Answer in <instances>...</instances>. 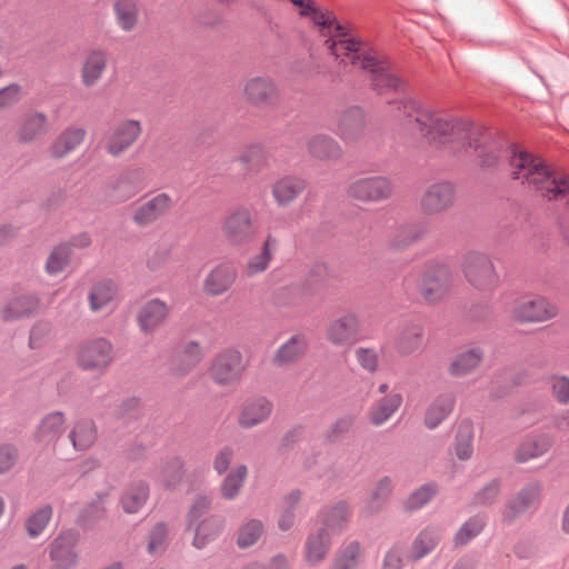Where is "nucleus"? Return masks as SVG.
Returning a JSON list of instances; mask_svg holds the SVG:
<instances>
[{"instance_id":"obj_62","label":"nucleus","mask_w":569,"mask_h":569,"mask_svg":"<svg viewBox=\"0 0 569 569\" xmlns=\"http://www.w3.org/2000/svg\"><path fill=\"white\" fill-rule=\"evenodd\" d=\"M552 392L557 401L561 405L569 402V378L566 376H555L551 379Z\"/></svg>"},{"instance_id":"obj_17","label":"nucleus","mask_w":569,"mask_h":569,"mask_svg":"<svg viewBox=\"0 0 569 569\" xmlns=\"http://www.w3.org/2000/svg\"><path fill=\"white\" fill-rule=\"evenodd\" d=\"M66 430V417L62 411L46 415L34 431V440L43 446L54 445Z\"/></svg>"},{"instance_id":"obj_10","label":"nucleus","mask_w":569,"mask_h":569,"mask_svg":"<svg viewBox=\"0 0 569 569\" xmlns=\"http://www.w3.org/2000/svg\"><path fill=\"white\" fill-rule=\"evenodd\" d=\"M455 198L456 189L451 182L432 183L420 199L421 211L429 216L443 212L453 204Z\"/></svg>"},{"instance_id":"obj_28","label":"nucleus","mask_w":569,"mask_h":569,"mask_svg":"<svg viewBox=\"0 0 569 569\" xmlns=\"http://www.w3.org/2000/svg\"><path fill=\"white\" fill-rule=\"evenodd\" d=\"M272 411V403L264 397L256 398L247 402L239 416V425L242 428H252L267 420Z\"/></svg>"},{"instance_id":"obj_6","label":"nucleus","mask_w":569,"mask_h":569,"mask_svg":"<svg viewBox=\"0 0 569 569\" xmlns=\"http://www.w3.org/2000/svg\"><path fill=\"white\" fill-rule=\"evenodd\" d=\"M113 360V346L104 338L83 342L78 351V365L86 371L104 372Z\"/></svg>"},{"instance_id":"obj_46","label":"nucleus","mask_w":569,"mask_h":569,"mask_svg":"<svg viewBox=\"0 0 569 569\" xmlns=\"http://www.w3.org/2000/svg\"><path fill=\"white\" fill-rule=\"evenodd\" d=\"M53 516L51 505H44L32 512L26 520L24 527L29 538L36 539L43 533Z\"/></svg>"},{"instance_id":"obj_33","label":"nucleus","mask_w":569,"mask_h":569,"mask_svg":"<svg viewBox=\"0 0 569 569\" xmlns=\"http://www.w3.org/2000/svg\"><path fill=\"white\" fill-rule=\"evenodd\" d=\"M97 427L90 419L78 420L69 432V439L77 451L89 449L97 439Z\"/></svg>"},{"instance_id":"obj_61","label":"nucleus","mask_w":569,"mask_h":569,"mask_svg":"<svg viewBox=\"0 0 569 569\" xmlns=\"http://www.w3.org/2000/svg\"><path fill=\"white\" fill-rule=\"evenodd\" d=\"M211 507V499L208 496L199 495L188 513V526L191 527L194 522H197L206 511H208Z\"/></svg>"},{"instance_id":"obj_36","label":"nucleus","mask_w":569,"mask_h":569,"mask_svg":"<svg viewBox=\"0 0 569 569\" xmlns=\"http://www.w3.org/2000/svg\"><path fill=\"white\" fill-rule=\"evenodd\" d=\"M306 338L301 335H295L278 348L273 357V362L278 366L295 362L306 352Z\"/></svg>"},{"instance_id":"obj_44","label":"nucleus","mask_w":569,"mask_h":569,"mask_svg":"<svg viewBox=\"0 0 569 569\" xmlns=\"http://www.w3.org/2000/svg\"><path fill=\"white\" fill-rule=\"evenodd\" d=\"M116 21L123 31H131L138 22L139 9L136 0H114Z\"/></svg>"},{"instance_id":"obj_3","label":"nucleus","mask_w":569,"mask_h":569,"mask_svg":"<svg viewBox=\"0 0 569 569\" xmlns=\"http://www.w3.org/2000/svg\"><path fill=\"white\" fill-rule=\"evenodd\" d=\"M244 369L246 366L241 352L229 348L219 352L212 359L209 373L217 385L228 387L239 383Z\"/></svg>"},{"instance_id":"obj_37","label":"nucleus","mask_w":569,"mask_h":569,"mask_svg":"<svg viewBox=\"0 0 569 569\" xmlns=\"http://www.w3.org/2000/svg\"><path fill=\"white\" fill-rule=\"evenodd\" d=\"M223 529V520L218 516H210L199 522L196 527L192 545L197 549L204 548L214 540Z\"/></svg>"},{"instance_id":"obj_23","label":"nucleus","mask_w":569,"mask_h":569,"mask_svg":"<svg viewBox=\"0 0 569 569\" xmlns=\"http://www.w3.org/2000/svg\"><path fill=\"white\" fill-rule=\"evenodd\" d=\"M47 116L40 111L27 112L18 129V140L21 143H30L43 136L48 131Z\"/></svg>"},{"instance_id":"obj_5","label":"nucleus","mask_w":569,"mask_h":569,"mask_svg":"<svg viewBox=\"0 0 569 569\" xmlns=\"http://www.w3.org/2000/svg\"><path fill=\"white\" fill-rule=\"evenodd\" d=\"M463 273L468 282L479 290H489L499 282V277L495 270L490 258L478 251H470L463 260Z\"/></svg>"},{"instance_id":"obj_35","label":"nucleus","mask_w":569,"mask_h":569,"mask_svg":"<svg viewBox=\"0 0 569 569\" xmlns=\"http://www.w3.org/2000/svg\"><path fill=\"white\" fill-rule=\"evenodd\" d=\"M118 286L110 279L98 281L90 290L88 299L92 311H99L113 301Z\"/></svg>"},{"instance_id":"obj_34","label":"nucleus","mask_w":569,"mask_h":569,"mask_svg":"<svg viewBox=\"0 0 569 569\" xmlns=\"http://www.w3.org/2000/svg\"><path fill=\"white\" fill-rule=\"evenodd\" d=\"M402 396L391 393L377 400L370 408V421L373 426L385 423L401 406Z\"/></svg>"},{"instance_id":"obj_26","label":"nucleus","mask_w":569,"mask_h":569,"mask_svg":"<svg viewBox=\"0 0 569 569\" xmlns=\"http://www.w3.org/2000/svg\"><path fill=\"white\" fill-rule=\"evenodd\" d=\"M107 52L101 49L90 50L81 69V80L84 87H93L107 68Z\"/></svg>"},{"instance_id":"obj_4","label":"nucleus","mask_w":569,"mask_h":569,"mask_svg":"<svg viewBox=\"0 0 569 569\" xmlns=\"http://www.w3.org/2000/svg\"><path fill=\"white\" fill-rule=\"evenodd\" d=\"M80 540V532L74 528H66L52 539L48 546L51 569H72L77 566L79 555L76 547Z\"/></svg>"},{"instance_id":"obj_39","label":"nucleus","mask_w":569,"mask_h":569,"mask_svg":"<svg viewBox=\"0 0 569 569\" xmlns=\"http://www.w3.org/2000/svg\"><path fill=\"white\" fill-rule=\"evenodd\" d=\"M483 358V351L473 347L457 355L450 365V373L455 377H462L475 370Z\"/></svg>"},{"instance_id":"obj_55","label":"nucleus","mask_w":569,"mask_h":569,"mask_svg":"<svg viewBox=\"0 0 569 569\" xmlns=\"http://www.w3.org/2000/svg\"><path fill=\"white\" fill-rule=\"evenodd\" d=\"M264 530L263 523L259 519H250L240 529L237 545L241 549L253 546L262 536Z\"/></svg>"},{"instance_id":"obj_51","label":"nucleus","mask_w":569,"mask_h":569,"mask_svg":"<svg viewBox=\"0 0 569 569\" xmlns=\"http://www.w3.org/2000/svg\"><path fill=\"white\" fill-rule=\"evenodd\" d=\"M357 416L347 413L339 417L325 432V440L329 443H335L353 431Z\"/></svg>"},{"instance_id":"obj_30","label":"nucleus","mask_w":569,"mask_h":569,"mask_svg":"<svg viewBox=\"0 0 569 569\" xmlns=\"http://www.w3.org/2000/svg\"><path fill=\"white\" fill-rule=\"evenodd\" d=\"M236 270L230 264H219L204 280V290L210 296H220L234 282Z\"/></svg>"},{"instance_id":"obj_1","label":"nucleus","mask_w":569,"mask_h":569,"mask_svg":"<svg viewBox=\"0 0 569 569\" xmlns=\"http://www.w3.org/2000/svg\"><path fill=\"white\" fill-rule=\"evenodd\" d=\"M300 14L311 17L312 22L322 29V36L328 37L325 46L339 64L350 63L362 70L378 94L406 93L407 84L392 72L389 62L380 58L366 41L355 36L349 26L340 23L332 11H321L313 2L301 10Z\"/></svg>"},{"instance_id":"obj_53","label":"nucleus","mask_w":569,"mask_h":569,"mask_svg":"<svg viewBox=\"0 0 569 569\" xmlns=\"http://www.w3.org/2000/svg\"><path fill=\"white\" fill-rule=\"evenodd\" d=\"M360 555V543L358 541L349 542L338 551L332 569H357Z\"/></svg>"},{"instance_id":"obj_22","label":"nucleus","mask_w":569,"mask_h":569,"mask_svg":"<svg viewBox=\"0 0 569 569\" xmlns=\"http://www.w3.org/2000/svg\"><path fill=\"white\" fill-rule=\"evenodd\" d=\"M307 148L309 154L320 161H336L342 156L340 144L326 133L312 136L307 142Z\"/></svg>"},{"instance_id":"obj_40","label":"nucleus","mask_w":569,"mask_h":569,"mask_svg":"<svg viewBox=\"0 0 569 569\" xmlns=\"http://www.w3.org/2000/svg\"><path fill=\"white\" fill-rule=\"evenodd\" d=\"M248 476V468L246 465H238L227 473L220 485L221 497L226 500H234L244 485Z\"/></svg>"},{"instance_id":"obj_24","label":"nucleus","mask_w":569,"mask_h":569,"mask_svg":"<svg viewBox=\"0 0 569 569\" xmlns=\"http://www.w3.org/2000/svg\"><path fill=\"white\" fill-rule=\"evenodd\" d=\"M456 397L452 392L440 393L429 405L425 413V426L429 430L436 429L452 412Z\"/></svg>"},{"instance_id":"obj_49","label":"nucleus","mask_w":569,"mask_h":569,"mask_svg":"<svg viewBox=\"0 0 569 569\" xmlns=\"http://www.w3.org/2000/svg\"><path fill=\"white\" fill-rule=\"evenodd\" d=\"M423 328L419 323L406 327L397 340V349L401 355H410L422 343Z\"/></svg>"},{"instance_id":"obj_56","label":"nucleus","mask_w":569,"mask_h":569,"mask_svg":"<svg viewBox=\"0 0 569 569\" xmlns=\"http://www.w3.org/2000/svg\"><path fill=\"white\" fill-rule=\"evenodd\" d=\"M392 490H393V483H392L391 478L388 476L382 477L378 481L375 490L372 491V493L370 496L369 505H368L369 510L371 512L379 511L382 508V506L390 498Z\"/></svg>"},{"instance_id":"obj_45","label":"nucleus","mask_w":569,"mask_h":569,"mask_svg":"<svg viewBox=\"0 0 569 569\" xmlns=\"http://www.w3.org/2000/svg\"><path fill=\"white\" fill-rule=\"evenodd\" d=\"M438 491L439 487L433 481L420 486L403 501V509L408 512H413L423 508L432 500Z\"/></svg>"},{"instance_id":"obj_58","label":"nucleus","mask_w":569,"mask_h":569,"mask_svg":"<svg viewBox=\"0 0 569 569\" xmlns=\"http://www.w3.org/2000/svg\"><path fill=\"white\" fill-rule=\"evenodd\" d=\"M104 517V508L100 501H91L80 512L78 525L82 528H89Z\"/></svg>"},{"instance_id":"obj_14","label":"nucleus","mask_w":569,"mask_h":569,"mask_svg":"<svg viewBox=\"0 0 569 569\" xmlns=\"http://www.w3.org/2000/svg\"><path fill=\"white\" fill-rule=\"evenodd\" d=\"M40 300L34 293H21L10 298L1 309L0 316L4 322H14L36 313Z\"/></svg>"},{"instance_id":"obj_21","label":"nucleus","mask_w":569,"mask_h":569,"mask_svg":"<svg viewBox=\"0 0 569 569\" xmlns=\"http://www.w3.org/2000/svg\"><path fill=\"white\" fill-rule=\"evenodd\" d=\"M169 308L160 299L146 302L138 312L137 321L143 333H152L167 318Z\"/></svg>"},{"instance_id":"obj_42","label":"nucleus","mask_w":569,"mask_h":569,"mask_svg":"<svg viewBox=\"0 0 569 569\" xmlns=\"http://www.w3.org/2000/svg\"><path fill=\"white\" fill-rule=\"evenodd\" d=\"M487 517L483 513H477L465 521L455 535L453 542L456 547L467 546L471 540L478 537L485 529Z\"/></svg>"},{"instance_id":"obj_50","label":"nucleus","mask_w":569,"mask_h":569,"mask_svg":"<svg viewBox=\"0 0 569 569\" xmlns=\"http://www.w3.org/2000/svg\"><path fill=\"white\" fill-rule=\"evenodd\" d=\"M184 476L183 460L178 457H170L163 461L161 469V482L166 489H174Z\"/></svg>"},{"instance_id":"obj_8","label":"nucleus","mask_w":569,"mask_h":569,"mask_svg":"<svg viewBox=\"0 0 569 569\" xmlns=\"http://www.w3.org/2000/svg\"><path fill=\"white\" fill-rule=\"evenodd\" d=\"M541 496V486L533 481L522 487L519 492L511 498L502 509V520L507 525L515 522L517 518L530 510H536Z\"/></svg>"},{"instance_id":"obj_57","label":"nucleus","mask_w":569,"mask_h":569,"mask_svg":"<svg viewBox=\"0 0 569 569\" xmlns=\"http://www.w3.org/2000/svg\"><path fill=\"white\" fill-rule=\"evenodd\" d=\"M500 487V480L492 479L475 493L472 502L477 506L492 505L499 496Z\"/></svg>"},{"instance_id":"obj_60","label":"nucleus","mask_w":569,"mask_h":569,"mask_svg":"<svg viewBox=\"0 0 569 569\" xmlns=\"http://www.w3.org/2000/svg\"><path fill=\"white\" fill-rule=\"evenodd\" d=\"M239 160L247 163L249 170L258 171L264 166L267 156L260 144H252L239 157Z\"/></svg>"},{"instance_id":"obj_7","label":"nucleus","mask_w":569,"mask_h":569,"mask_svg":"<svg viewBox=\"0 0 569 569\" xmlns=\"http://www.w3.org/2000/svg\"><path fill=\"white\" fill-rule=\"evenodd\" d=\"M328 276L326 263H315L301 284H291L283 289L284 295L292 296V299L284 302L288 305H300L307 298L319 293L325 288Z\"/></svg>"},{"instance_id":"obj_19","label":"nucleus","mask_w":569,"mask_h":569,"mask_svg":"<svg viewBox=\"0 0 569 569\" xmlns=\"http://www.w3.org/2000/svg\"><path fill=\"white\" fill-rule=\"evenodd\" d=\"M307 188L305 179L297 176H286L277 181L271 187V193L279 207H287L291 204Z\"/></svg>"},{"instance_id":"obj_54","label":"nucleus","mask_w":569,"mask_h":569,"mask_svg":"<svg viewBox=\"0 0 569 569\" xmlns=\"http://www.w3.org/2000/svg\"><path fill=\"white\" fill-rule=\"evenodd\" d=\"M71 249L67 243H60L54 247L46 262V271L50 276H56L64 270L69 264Z\"/></svg>"},{"instance_id":"obj_18","label":"nucleus","mask_w":569,"mask_h":569,"mask_svg":"<svg viewBox=\"0 0 569 569\" xmlns=\"http://www.w3.org/2000/svg\"><path fill=\"white\" fill-rule=\"evenodd\" d=\"M141 126L139 121L126 120L120 123L108 141V152L113 157L120 156L126 151L140 136Z\"/></svg>"},{"instance_id":"obj_38","label":"nucleus","mask_w":569,"mask_h":569,"mask_svg":"<svg viewBox=\"0 0 569 569\" xmlns=\"http://www.w3.org/2000/svg\"><path fill=\"white\" fill-rule=\"evenodd\" d=\"M149 497V485L146 481L132 483L121 497V506L127 513L138 512Z\"/></svg>"},{"instance_id":"obj_32","label":"nucleus","mask_w":569,"mask_h":569,"mask_svg":"<svg viewBox=\"0 0 569 569\" xmlns=\"http://www.w3.org/2000/svg\"><path fill=\"white\" fill-rule=\"evenodd\" d=\"M331 545L330 532L327 528H319L317 533H312L306 541V558L311 565H317L322 561Z\"/></svg>"},{"instance_id":"obj_64","label":"nucleus","mask_w":569,"mask_h":569,"mask_svg":"<svg viewBox=\"0 0 569 569\" xmlns=\"http://www.w3.org/2000/svg\"><path fill=\"white\" fill-rule=\"evenodd\" d=\"M402 548L399 545H393L385 555L381 569H402L403 557Z\"/></svg>"},{"instance_id":"obj_47","label":"nucleus","mask_w":569,"mask_h":569,"mask_svg":"<svg viewBox=\"0 0 569 569\" xmlns=\"http://www.w3.org/2000/svg\"><path fill=\"white\" fill-rule=\"evenodd\" d=\"M551 443L548 437L539 436L523 441L516 452L518 462H527L546 453Z\"/></svg>"},{"instance_id":"obj_27","label":"nucleus","mask_w":569,"mask_h":569,"mask_svg":"<svg viewBox=\"0 0 569 569\" xmlns=\"http://www.w3.org/2000/svg\"><path fill=\"white\" fill-rule=\"evenodd\" d=\"M365 129V113L355 106L345 110L338 122V133L343 140H356Z\"/></svg>"},{"instance_id":"obj_12","label":"nucleus","mask_w":569,"mask_h":569,"mask_svg":"<svg viewBox=\"0 0 569 569\" xmlns=\"http://www.w3.org/2000/svg\"><path fill=\"white\" fill-rule=\"evenodd\" d=\"M174 206V200L166 192H160L140 204L132 216L139 227H148L167 216Z\"/></svg>"},{"instance_id":"obj_16","label":"nucleus","mask_w":569,"mask_h":569,"mask_svg":"<svg viewBox=\"0 0 569 569\" xmlns=\"http://www.w3.org/2000/svg\"><path fill=\"white\" fill-rule=\"evenodd\" d=\"M244 96L253 106L268 107L277 100L278 90L271 79L256 77L246 83Z\"/></svg>"},{"instance_id":"obj_25","label":"nucleus","mask_w":569,"mask_h":569,"mask_svg":"<svg viewBox=\"0 0 569 569\" xmlns=\"http://www.w3.org/2000/svg\"><path fill=\"white\" fill-rule=\"evenodd\" d=\"M203 358L202 349L197 341L179 345L173 352V370L186 375L192 370Z\"/></svg>"},{"instance_id":"obj_15","label":"nucleus","mask_w":569,"mask_h":569,"mask_svg":"<svg viewBox=\"0 0 569 569\" xmlns=\"http://www.w3.org/2000/svg\"><path fill=\"white\" fill-rule=\"evenodd\" d=\"M359 320L355 313L347 312L333 320L328 328V339L333 345H349L359 339Z\"/></svg>"},{"instance_id":"obj_29","label":"nucleus","mask_w":569,"mask_h":569,"mask_svg":"<svg viewBox=\"0 0 569 569\" xmlns=\"http://www.w3.org/2000/svg\"><path fill=\"white\" fill-rule=\"evenodd\" d=\"M140 170H129L121 173L112 183L110 198L117 202H123L136 196L141 187L138 183Z\"/></svg>"},{"instance_id":"obj_31","label":"nucleus","mask_w":569,"mask_h":569,"mask_svg":"<svg viewBox=\"0 0 569 569\" xmlns=\"http://www.w3.org/2000/svg\"><path fill=\"white\" fill-rule=\"evenodd\" d=\"M441 540L439 529L427 527L421 530L412 541L410 560L417 562L431 553Z\"/></svg>"},{"instance_id":"obj_52","label":"nucleus","mask_w":569,"mask_h":569,"mask_svg":"<svg viewBox=\"0 0 569 569\" xmlns=\"http://www.w3.org/2000/svg\"><path fill=\"white\" fill-rule=\"evenodd\" d=\"M473 431L469 421H462L457 430L455 439L456 455L460 460H467L472 455Z\"/></svg>"},{"instance_id":"obj_63","label":"nucleus","mask_w":569,"mask_h":569,"mask_svg":"<svg viewBox=\"0 0 569 569\" xmlns=\"http://www.w3.org/2000/svg\"><path fill=\"white\" fill-rule=\"evenodd\" d=\"M356 358L362 369L375 372L378 368V355L375 350L369 348H358L356 350Z\"/></svg>"},{"instance_id":"obj_41","label":"nucleus","mask_w":569,"mask_h":569,"mask_svg":"<svg viewBox=\"0 0 569 569\" xmlns=\"http://www.w3.org/2000/svg\"><path fill=\"white\" fill-rule=\"evenodd\" d=\"M86 136L82 128L71 127L66 129L54 141L52 153L56 158H63L81 144Z\"/></svg>"},{"instance_id":"obj_20","label":"nucleus","mask_w":569,"mask_h":569,"mask_svg":"<svg viewBox=\"0 0 569 569\" xmlns=\"http://www.w3.org/2000/svg\"><path fill=\"white\" fill-rule=\"evenodd\" d=\"M556 315L557 307L543 298L526 301L515 310V318L520 322H541Z\"/></svg>"},{"instance_id":"obj_11","label":"nucleus","mask_w":569,"mask_h":569,"mask_svg":"<svg viewBox=\"0 0 569 569\" xmlns=\"http://www.w3.org/2000/svg\"><path fill=\"white\" fill-rule=\"evenodd\" d=\"M428 233V223L417 220L398 223L388 234V247L395 251H403L419 242Z\"/></svg>"},{"instance_id":"obj_9","label":"nucleus","mask_w":569,"mask_h":569,"mask_svg":"<svg viewBox=\"0 0 569 569\" xmlns=\"http://www.w3.org/2000/svg\"><path fill=\"white\" fill-rule=\"evenodd\" d=\"M391 181L381 176L361 178L353 181L348 188L349 197L363 202H378L392 194Z\"/></svg>"},{"instance_id":"obj_43","label":"nucleus","mask_w":569,"mask_h":569,"mask_svg":"<svg viewBox=\"0 0 569 569\" xmlns=\"http://www.w3.org/2000/svg\"><path fill=\"white\" fill-rule=\"evenodd\" d=\"M278 248V240L272 234H268L260 252L256 256H253L247 266V273L248 276L252 277L258 273L263 272L268 266L269 262L274 253V251Z\"/></svg>"},{"instance_id":"obj_2","label":"nucleus","mask_w":569,"mask_h":569,"mask_svg":"<svg viewBox=\"0 0 569 569\" xmlns=\"http://www.w3.org/2000/svg\"><path fill=\"white\" fill-rule=\"evenodd\" d=\"M403 290L411 300L421 298L429 305L441 301L451 284L449 268L439 262L430 261L415 267L402 281Z\"/></svg>"},{"instance_id":"obj_59","label":"nucleus","mask_w":569,"mask_h":569,"mask_svg":"<svg viewBox=\"0 0 569 569\" xmlns=\"http://www.w3.org/2000/svg\"><path fill=\"white\" fill-rule=\"evenodd\" d=\"M167 527L163 522H158L149 532V542L147 551L150 555H157L166 549Z\"/></svg>"},{"instance_id":"obj_48","label":"nucleus","mask_w":569,"mask_h":569,"mask_svg":"<svg viewBox=\"0 0 569 569\" xmlns=\"http://www.w3.org/2000/svg\"><path fill=\"white\" fill-rule=\"evenodd\" d=\"M323 526L327 531H340L342 530L349 519V505L345 500L338 501L335 506L326 509L322 512Z\"/></svg>"},{"instance_id":"obj_13","label":"nucleus","mask_w":569,"mask_h":569,"mask_svg":"<svg viewBox=\"0 0 569 569\" xmlns=\"http://www.w3.org/2000/svg\"><path fill=\"white\" fill-rule=\"evenodd\" d=\"M228 240L233 244H244L253 237L251 213L246 208H239L230 213L223 223Z\"/></svg>"}]
</instances>
